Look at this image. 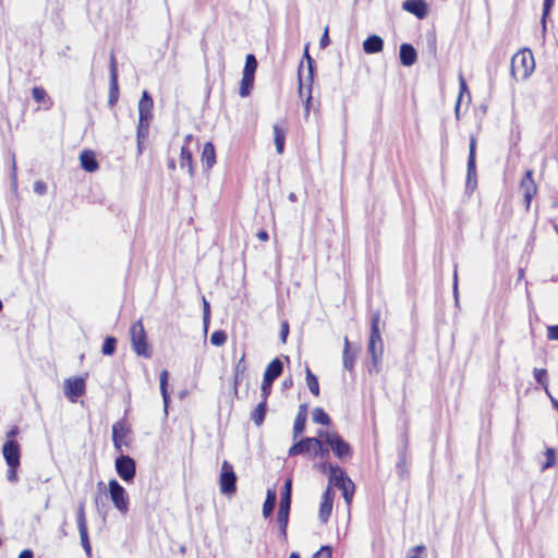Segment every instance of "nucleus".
I'll return each instance as SVG.
<instances>
[{
  "instance_id": "35",
  "label": "nucleus",
  "mask_w": 558,
  "mask_h": 558,
  "mask_svg": "<svg viewBox=\"0 0 558 558\" xmlns=\"http://www.w3.org/2000/svg\"><path fill=\"white\" fill-rule=\"evenodd\" d=\"M306 413L299 411L293 424V437L296 438L305 429Z\"/></svg>"
},
{
  "instance_id": "53",
  "label": "nucleus",
  "mask_w": 558,
  "mask_h": 558,
  "mask_svg": "<svg viewBox=\"0 0 558 558\" xmlns=\"http://www.w3.org/2000/svg\"><path fill=\"white\" fill-rule=\"evenodd\" d=\"M257 68V60L254 57V54H247L245 60V65L243 70H256Z\"/></svg>"
},
{
  "instance_id": "54",
  "label": "nucleus",
  "mask_w": 558,
  "mask_h": 558,
  "mask_svg": "<svg viewBox=\"0 0 558 558\" xmlns=\"http://www.w3.org/2000/svg\"><path fill=\"white\" fill-rule=\"evenodd\" d=\"M459 83H460V93H459V96H461V99L463 98V95L464 93L466 94L468 96V100L470 101L471 99V96H470V93L468 90V86H466V82L463 77L462 74L459 75Z\"/></svg>"
},
{
  "instance_id": "6",
  "label": "nucleus",
  "mask_w": 558,
  "mask_h": 558,
  "mask_svg": "<svg viewBox=\"0 0 558 558\" xmlns=\"http://www.w3.org/2000/svg\"><path fill=\"white\" fill-rule=\"evenodd\" d=\"M219 486L220 492L225 495H232L236 490V475L232 464L227 460H225L221 464Z\"/></svg>"
},
{
  "instance_id": "31",
  "label": "nucleus",
  "mask_w": 558,
  "mask_h": 558,
  "mask_svg": "<svg viewBox=\"0 0 558 558\" xmlns=\"http://www.w3.org/2000/svg\"><path fill=\"white\" fill-rule=\"evenodd\" d=\"M267 411V401L262 400L254 411L251 413V418L256 426H260L264 423Z\"/></svg>"
},
{
  "instance_id": "51",
  "label": "nucleus",
  "mask_w": 558,
  "mask_h": 558,
  "mask_svg": "<svg viewBox=\"0 0 558 558\" xmlns=\"http://www.w3.org/2000/svg\"><path fill=\"white\" fill-rule=\"evenodd\" d=\"M369 342H374V343H377L379 347L381 344H384L383 342V338H381V333H380V329H371V335H369Z\"/></svg>"
},
{
  "instance_id": "19",
  "label": "nucleus",
  "mask_w": 558,
  "mask_h": 558,
  "mask_svg": "<svg viewBox=\"0 0 558 558\" xmlns=\"http://www.w3.org/2000/svg\"><path fill=\"white\" fill-rule=\"evenodd\" d=\"M314 437H305L292 445L288 451L290 457L312 451Z\"/></svg>"
},
{
  "instance_id": "10",
  "label": "nucleus",
  "mask_w": 558,
  "mask_h": 558,
  "mask_svg": "<svg viewBox=\"0 0 558 558\" xmlns=\"http://www.w3.org/2000/svg\"><path fill=\"white\" fill-rule=\"evenodd\" d=\"M519 189L523 195L525 208L529 209L531 206L532 198L535 196V194L537 192V186L533 179L532 170H526L524 177L520 181Z\"/></svg>"
},
{
  "instance_id": "39",
  "label": "nucleus",
  "mask_w": 558,
  "mask_h": 558,
  "mask_svg": "<svg viewBox=\"0 0 558 558\" xmlns=\"http://www.w3.org/2000/svg\"><path fill=\"white\" fill-rule=\"evenodd\" d=\"M117 350V339L114 337H107L101 347L104 355H112Z\"/></svg>"
},
{
  "instance_id": "63",
  "label": "nucleus",
  "mask_w": 558,
  "mask_h": 558,
  "mask_svg": "<svg viewBox=\"0 0 558 558\" xmlns=\"http://www.w3.org/2000/svg\"><path fill=\"white\" fill-rule=\"evenodd\" d=\"M460 107H461V96H458V99L456 102V108H454V114H456L457 120L460 119Z\"/></svg>"
},
{
  "instance_id": "62",
  "label": "nucleus",
  "mask_w": 558,
  "mask_h": 558,
  "mask_svg": "<svg viewBox=\"0 0 558 558\" xmlns=\"http://www.w3.org/2000/svg\"><path fill=\"white\" fill-rule=\"evenodd\" d=\"M34 554L31 549H24L20 553L19 558H33Z\"/></svg>"
},
{
  "instance_id": "42",
  "label": "nucleus",
  "mask_w": 558,
  "mask_h": 558,
  "mask_svg": "<svg viewBox=\"0 0 558 558\" xmlns=\"http://www.w3.org/2000/svg\"><path fill=\"white\" fill-rule=\"evenodd\" d=\"M227 341V335L223 330H216L210 336V342L213 345L219 347Z\"/></svg>"
},
{
  "instance_id": "24",
  "label": "nucleus",
  "mask_w": 558,
  "mask_h": 558,
  "mask_svg": "<svg viewBox=\"0 0 558 558\" xmlns=\"http://www.w3.org/2000/svg\"><path fill=\"white\" fill-rule=\"evenodd\" d=\"M151 118L147 117H138V125H137V146L138 150H142V143L145 138H147L149 133V124H150Z\"/></svg>"
},
{
  "instance_id": "40",
  "label": "nucleus",
  "mask_w": 558,
  "mask_h": 558,
  "mask_svg": "<svg viewBox=\"0 0 558 558\" xmlns=\"http://www.w3.org/2000/svg\"><path fill=\"white\" fill-rule=\"evenodd\" d=\"M76 521H77L78 531L87 529V523H86V518H85L84 501H81L78 504L77 513H76Z\"/></svg>"
},
{
  "instance_id": "9",
  "label": "nucleus",
  "mask_w": 558,
  "mask_h": 558,
  "mask_svg": "<svg viewBox=\"0 0 558 558\" xmlns=\"http://www.w3.org/2000/svg\"><path fill=\"white\" fill-rule=\"evenodd\" d=\"M535 69V60L532 51L527 48H523L519 50L511 58V69L510 70H534Z\"/></svg>"
},
{
  "instance_id": "20",
  "label": "nucleus",
  "mask_w": 558,
  "mask_h": 558,
  "mask_svg": "<svg viewBox=\"0 0 558 558\" xmlns=\"http://www.w3.org/2000/svg\"><path fill=\"white\" fill-rule=\"evenodd\" d=\"M118 72H110L108 106L114 107L119 99Z\"/></svg>"
},
{
  "instance_id": "45",
  "label": "nucleus",
  "mask_w": 558,
  "mask_h": 558,
  "mask_svg": "<svg viewBox=\"0 0 558 558\" xmlns=\"http://www.w3.org/2000/svg\"><path fill=\"white\" fill-rule=\"evenodd\" d=\"M209 319H210L209 303L207 302V300L205 298H203V323H204V330H205V332L208 329Z\"/></svg>"
},
{
  "instance_id": "28",
  "label": "nucleus",
  "mask_w": 558,
  "mask_h": 558,
  "mask_svg": "<svg viewBox=\"0 0 558 558\" xmlns=\"http://www.w3.org/2000/svg\"><path fill=\"white\" fill-rule=\"evenodd\" d=\"M255 72H243V77L240 84L239 94L241 97H247L254 86Z\"/></svg>"
},
{
  "instance_id": "56",
  "label": "nucleus",
  "mask_w": 558,
  "mask_h": 558,
  "mask_svg": "<svg viewBox=\"0 0 558 558\" xmlns=\"http://www.w3.org/2000/svg\"><path fill=\"white\" fill-rule=\"evenodd\" d=\"M245 372H246V363H245L244 354H243L235 365V373H238V375H244Z\"/></svg>"
},
{
  "instance_id": "46",
  "label": "nucleus",
  "mask_w": 558,
  "mask_h": 558,
  "mask_svg": "<svg viewBox=\"0 0 558 558\" xmlns=\"http://www.w3.org/2000/svg\"><path fill=\"white\" fill-rule=\"evenodd\" d=\"M545 456H546V462L542 466L543 470L551 468L556 463V453H555V450L553 448H547L546 452H545Z\"/></svg>"
},
{
  "instance_id": "14",
  "label": "nucleus",
  "mask_w": 558,
  "mask_h": 558,
  "mask_svg": "<svg viewBox=\"0 0 558 558\" xmlns=\"http://www.w3.org/2000/svg\"><path fill=\"white\" fill-rule=\"evenodd\" d=\"M333 505V493L328 486L323 494L322 502L319 507V519L323 523H326L331 514Z\"/></svg>"
},
{
  "instance_id": "2",
  "label": "nucleus",
  "mask_w": 558,
  "mask_h": 558,
  "mask_svg": "<svg viewBox=\"0 0 558 558\" xmlns=\"http://www.w3.org/2000/svg\"><path fill=\"white\" fill-rule=\"evenodd\" d=\"M129 335L131 347L134 353L146 359L150 357L151 349L147 341V335L142 318L137 319L131 325Z\"/></svg>"
},
{
  "instance_id": "48",
  "label": "nucleus",
  "mask_w": 558,
  "mask_h": 558,
  "mask_svg": "<svg viewBox=\"0 0 558 558\" xmlns=\"http://www.w3.org/2000/svg\"><path fill=\"white\" fill-rule=\"evenodd\" d=\"M332 548L328 545L322 546L319 550L315 553L313 558H331Z\"/></svg>"
},
{
  "instance_id": "4",
  "label": "nucleus",
  "mask_w": 558,
  "mask_h": 558,
  "mask_svg": "<svg viewBox=\"0 0 558 558\" xmlns=\"http://www.w3.org/2000/svg\"><path fill=\"white\" fill-rule=\"evenodd\" d=\"M109 496L114 508L123 515L129 512V496L125 488L114 478L108 483Z\"/></svg>"
},
{
  "instance_id": "33",
  "label": "nucleus",
  "mask_w": 558,
  "mask_h": 558,
  "mask_svg": "<svg viewBox=\"0 0 558 558\" xmlns=\"http://www.w3.org/2000/svg\"><path fill=\"white\" fill-rule=\"evenodd\" d=\"M367 352L369 353V355L372 357L373 365L377 366V364L381 360V356H383V353H384V344H381L379 347L377 343L368 341Z\"/></svg>"
},
{
  "instance_id": "64",
  "label": "nucleus",
  "mask_w": 558,
  "mask_h": 558,
  "mask_svg": "<svg viewBox=\"0 0 558 558\" xmlns=\"http://www.w3.org/2000/svg\"><path fill=\"white\" fill-rule=\"evenodd\" d=\"M257 238H258L260 241H267V240H268V233H267V231H265V230H260V231L257 233Z\"/></svg>"
},
{
  "instance_id": "60",
  "label": "nucleus",
  "mask_w": 558,
  "mask_h": 558,
  "mask_svg": "<svg viewBox=\"0 0 558 558\" xmlns=\"http://www.w3.org/2000/svg\"><path fill=\"white\" fill-rule=\"evenodd\" d=\"M16 469L17 468H9V471H8V474H7V477L10 482H15L16 481Z\"/></svg>"
},
{
  "instance_id": "7",
  "label": "nucleus",
  "mask_w": 558,
  "mask_h": 558,
  "mask_svg": "<svg viewBox=\"0 0 558 558\" xmlns=\"http://www.w3.org/2000/svg\"><path fill=\"white\" fill-rule=\"evenodd\" d=\"M114 466L121 480L126 483L134 480L136 474V464L133 458L122 454L116 459Z\"/></svg>"
},
{
  "instance_id": "52",
  "label": "nucleus",
  "mask_w": 558,
  "mask_h": 558,
  "mask_svg": "<svg viewBox=\"0 0 558 558\" xmlns=\"http://www.w3.org/2000/svg\"><path fill=\"white\" fill-rule=\"evenodd\" d=\"M424 550H425V546L424 545L414 546V547H412V548H410L408 550L405 558H420L418 554L424 551Z\"/></svg>"
},
{
  "instance_id": "50",
  "label": "nucleus",
  "mask_w": 558,
  "mask_h": 558,
  "mask_svg": "<svg viewBox=\"0 0 558 558\" xmlns=\"http://www.w3.org/2000/svg\"><path fill=\"white\" fill-rule=\"evenodd\" d=\"M271 385L272 383H267L265 378H263V381H262V387H260V390H262V400H265L267 401L268 399V396L270 395L271 392Z\"/></svg>"
},
{
  "instance_id": "18",
  "label": "nucleus",
  "mask_w": 558,
  "mask_h": 558,
  "mask_svg": "<svg viewBox=\"0 0 558 558\" xmlns=\"http://www.w3.org/2000/svg\"><path fill=\"white\" fill-rule=\"evenodd\" d=\"M416 60V51L410 44L400 46V61L403 66H412Z\"/></svg>"
},
{
  "instance_id": "21",
  "label": "nucleus",
  "mask_w": 558,
  "mask_h": 558,
  "mask_svg": "<svg viewBox=\"0 0 558 558\" xmlns=\"http://www.w3.org/2000/svg\"><path fill=\"white\" fill-rule=\"evenodd\" d=\"M153 98L147 90H144L138 102V117L153 118Z\"/></svg>"
},
{
  "instance_id": "12",
  "label": "nucleus",
  "mask_w": 558,
  "mask_h": 558,
  "mask_svg": "<svg viewBox=\"0 0 558 558\" xmlns=\"http://www.w3.org/2000/svg\"><path fill=\"white\" fill-rule=\"evenodd\" d=\"M2 454L9 468H19L21 450L14 439H8L2 446Z\"/></svg>"
},
{
  "instance_id": "58",
  "label": "nucleus",
  "mask_w": 558,
  "mask_h": 558,
  "mask_svg": "<svg viewBox=\"0 0 558 558\" xmlns=\"http://www.w3.org/2000/svg\"><path fill=\"white\" fill-rule=\"evenodd\" d=\"M289 333V325L287 322L281 324L280 337L283 342H286L287 336Z\"/></svg>"
},
{
  "instance_id": "23",
  "label": "nucleus",
  "mask_w": 558,
  "mask_h": 558,
  "mask_svg": "<svg viewBox=\"0 0 558 558\" xmlns=\"http://www.w3.org/2000/svg\"><path fill=\"white\" fill-rule=\"evenodd\" d=\"M289 514H290L289 508H280L279 507L278 513H277V524L279 526V536L281 537L282 541L287 539Z\"/></svg>"
},
{
  "instance_id": "3",
  "label": "nucleus",
  "mask_w": 558,
  "mask_h": 558,
  "mask_svg": "<svg viewBox=\"0 0 558 558\" xmlns=\"http://www.w3.org/2000/svg\"><path fill=\"white\" fill-rule=\"evenodd\" d=\"M318 436L325 439L338 459L344 460L352 457L351 446L338 433L319 430Z\"/></svg>"
},
{
  "instance_id": "38",
  "label": "nucleus",
  "mask_w": 558,
  "mask_h": 558,
  "mask_svg": "<svg viewBox=\"0 0 558 558\" xmlns=\"http://www.w3.org/2000/svg\"><path fill=\"white\" fill-rule=\"evenodd\" d=\"M312 451L314 452V456L319 457L320 459H326L329 456L328 448L324 446L320 439L315 437L313 440Z\"/></svg>"
},
{
  "instance_id": "57",
  "label": "nucleus",
  "mask_w": 558,
  "mask_h": 558,
  "mask_svg": "<svg viewBox=\"0 0 558 558\" xmlns=\"http://www.w3.org/2000/svg\"><path fill=\"white\" fill-rule=\"evenodd\" d=\"M547 337L550 340H558V325L548 326Z\"/></svg>"
},
{
  "instance_id": "26",
  "label": "nucleus",
  "mask_w": 558,
  "mask_h": 558,
  "mask_svg": "<svg viewBox=\"0 0 558 558\" xmlns=\"http://www.w3.org/2000/svg\"><path fill=\"white\" fill-rule=\"evenodd\" d=\"M180 168L186 169L187 173L193 177L194 175V167H193V155L192 151L187 148L186 145L181 147L180 153Z\"/></svg>"
},
{
  "instance_id": "13",
  "label": "nucleus",
  "mask_w": 558,
  "mask_h": 558,
  "mask_svg": "<svg viewBox=\"0 0 558 558\" xmlns=\"http://www.w3.org/2000/svg\"><path fill=\"white\" fill-rule=\"evenodd\" d=\"M402 9L420 20L425 19L428 14V5L425 0H405L402 3Z\"/></svg>"
},
{
  "instance_id": "11",
  "label": "nucleus",
  "mask_w": 558,
  "mask_h": 558,
  "mask_svg": "<svg viewBox=\"0 0 558 558\" xmlns=\"http://www.w3.org/2000/svg\"><path fill=\"white\" fill-rule=\"evenodd\" d=\"M86 384L84 378H68L64 381V395L71 402H76L77 398L85 393Z\"/></svg>"
},
{
  "instance_id": "47",
  "label": "nucleus",
  "mask_w": 558,
  "mask_h": 558,
  "mask_svg": "<svg viewBox=\"0 0 558 558\" xmlns=\"http://www.w3.org/2000/svg\"><path fill=\"white\" fill-rule=\"evenodd\" d=\"M554 2H555V0H544L543 16H542V24H543L544 29L546 27V16L549 14V12L554 5Z\"/></svg>"
},
{
  "instance_id": "37",
  "label": "nucleus",
  "mask_w": 558,
  "mask_h": 558,
  "mask_svg": "<svg viewBox=\"0 0 558 558\" xmlns=\"http://www.w3.org/2000/svg\"><path fill=\"white\" fill-rule=\"evenodd\" d=\"M312 420L314 423L328 426L330 424V417L322 408H315L312 412Z\"/></svg>"
},
{
  "instance_id": "16",
  "label": "nucleus",
  "mask_w": 558,
  "mask_h": 558,
  "mask_svg": "<svg viewBox=\"0 0 558 558\" xmlns=\"http://www.w3.org/2000/svg\"><path fill=\"white\" fill-rule=\"evenodd\" d=\"M129 434V428L125 426L123 422H117L112 426V441L113 446L117 450H121L122 445L124 444V439Z\"/></svg>"
},
{
  "instance_id": "8",
  "label": "nucleus",
  "mask_w": 558,
  "mask_h": 558,
  "mask_svg": "<svg viewBox=\"0 0 558 558\" xmlns=\"http://www.w3.org/2000/svg\"><path fill=\"white\" fill-rule=\"evenodd\" d=\"M315 72H298L299 78V95L304 98L305 116H308L310 102L312 99V84Z\"/></svg>"
},
{
  "instance_id": "17",
  "label": "nucleus",
  "mask_w": 558,
  "mask_h": 558,
  "mask_svg": "<svg viewBox=\"0 0 558 558\" xmlns=\"http://www.w3.org/2000/svg\"><path fill=\"white\" fill-rule=\"evenodd\" d=\"M283 364L280 359H274L266 367L264 377L267 383H274L282 373Z\"/></svg>"
},
{
  "instance_id": "49",
  "label": "nucleus",
  "mask_w": 558,
  "mask_h": 558,
  "mask_svg": "<svg viewBox=\"0 0 558 558\" xmlns=\"http://www.w3.org/2000/svg\"><path fill=\"white\" fill-rule=\"evenodd\" d=\"M380 318H381V314H380L379 310H376L372 313L371 329H373V330L379 329Z\"/></svg>"
},
{
  "instance_id": "36",
  "label": "nucleus",
  "mask_w": 558,
  "mask_h": 558,
  "mask_svg": "<svg viewBox=\"0 0 558 558\" xmlns=\"http://www.w3.org/2000/svg\"><path fill=\"white\" fill-rule=\"evenodd\" d=\"M305 374L306 384L310 391L317 397L319 395V384L317 377L311 372L310 367H306Z\"/></svg>"
},
{
  "instance_id": "30",
  "label": "nucleus",
  "mask_w": 558,
  "mask_h": 558,
  "mask_svg": "<svg viewBox=\"0 0 558 558\" xmlns=\"http://www.w3.org/2000/svg\"><path fill=\"white\" fill-rule=\"evenodd\" d=\"M277 495L275 489H267L266 499L263 505V515L264 518H268L276 506Z\"/></svg>"
},
{
  "instance_id": "15",
  "label": "nucleus",
  "mask_w": 558,
  "mask_h": 558,
  "mask_svg": "<svg viewBox=\"0 0 558 558\" xmlns=\"http://www.w3.org/2000/svg\"><path fill=\"white\" fill-rule=\"evenodd\" d=\"M359 350L356 348H352L348 338H344V347L342 352V363L343 367L349 372L353 371L355 366V362L357 359Z\"/></svg>"
},
{
  "instance_id": "22",
  "label": "nucleus",
  "mask_w": 558,
  "mask_h": 558,
  "mask_svg": "<svg viewBox=\"0 0 558 558\" xmlns=\"http://www.w3.org/2000/svg\"><path fill=\"white\" fill-rule=\"evenodd\" d=\"M201 161H202L203 167H205L208 170L215 165L216 153H215V147H214L213 143H210V142L205 143V145L203 147V151H202Z\"/></svg>"
},
{
  "instance_id": "29",
  "label": "nucleus",
  "mask_w": 558,
  "mask_h": 558,
  "mask_svg": "<svg viewBox=\"0 0 558 558\" xmlns=\"http://www.w3.org/2000/svg\"><path fill=\"white\" fill-rule=\"evenodd\" d=\"M291 494H292V480L287 478L283 484L281 494H280V502H279L280 508H289V509L291 508Z\"/></svg>"
},
{
  "instance_id": "32",
  "label": "nucleus",
  "mask_w": 558,
  "mask_h": 558,
  "mask_svg": "<svg viewBox=\"0 0 558 558\" xmlns=\"http://www.w3.org/2000/svg\"><path fill=\"white\" fill-rule=\"evenodd\" d=\"M274 141L277 153L282 154L284 150L286 131L278 124L274 125Z\"/></svg>"
},
{
  "instance_id": "27",
  "label": "nucleus",
  "mask_w": 558,
  "mask_h": 558,
  "mask_svg": "<svg viewBox=\"0 0 558 558\" xmlns=\"http://www.w3.org/2000/svg\"><path fill=\"white\" fill-rule=\"evenodd\" d=\"M81 167L87 172H94L99 165L93 151L85 150L80 156Z\"/></svg>"
},
{
  "instance_id": "1",
  "label": "nucleus",
  "mask_w": 558,
  "mask_h": 558,
  "mask_svg": "<svg viewBox=\"0 0 558 558\" xmlns=\"http://www.w3.org/2000/svg\"><path fill=\"white\" fill-rule=\"evenodd\" d=\"M327 469L329 471V486L338 487L342 492L344 501L350 506L355 490L354 483L340 466L329 463Z\"/></svg>"
},
{
  "instance_id": "25",
  "label": "nucleus",
  "mask_w": 558,
  "mask_h": 558,
  "mask_svg": "<svg viewBox=\"0 0 558 558\" xmlns=\"http://www.w3.org/2000/svg\"><path fill=\"white\" fill-rule=\"evenodd\" d=\"M384 48V41L381 37L377 35L368 36L363 43V49L366 53H377Z\"/></svg>"
},
{
  "instance_id": "44",
  "label": "nucleus",
  "mask_w": 558,
  "mask_h": 558,
  "mask_svg": "<svg viewBox=\"0 0 558 558\" xmlns=\"http://www.w3.org/2000/svg\"><path fill=\"white\" fill-rule=\"evenodd\" d=\"M80 533V538H81V544L84 548V550L86 551L87 555H90V551H92V547H90V543H89V538H88V530H81L78 531Z\"/></svg>"
},
{
  "instance_id": "41",
  "label": "nucleus",
  "mask_w": 558,
  "mask_h": 558,
  "mask_svg": "<svg viewBox=\"0 0 558 558\" xmlns=\"http://www.w3.org/2000/svg\"><path fill=\"white\" fill-rule=\"evenodd\" d=\"M535 380L547 391L548 380L547 373L544 368H534L533 371Z\"/></svg>"
},
{
  "instance_id": "5",
  "label": "nucleus",
  "mask_w": 558,
  "mask_h": 558,
  "mask_svg": "<svg viewBox=\"0 0 558 558\" xmlns=\"http://www.w3.org/2000/svg\"><path fill=\"white\" fill-rule=\"evenodd\" d=\"M476 138L474 135H472L470 137L469 145L465 189L466 191L473 192L476 189Z\"/></svg>"
},
{
  "instance_id": "34",
  "label": "nucleus",
  "mask_w": 558,
  "mask_h": 558,
  "mask_svg": "<svg viewBox=\"0 0 558 558\" xmlns=\"http://www.w3.org/2000/svg\"><path fill=\"white\" fill-rule=\"evenodd\" d=\"M168 377L169 373L168 371L163 369L160 373V392L162 396L163 404H165V411L167 412V408L169 404L170 397L168 395L167 386H168Z\"/></svg>"
},
{
  "instance_id": "43",
  "label": "nucleus",
  "mask_w": 558,
  "mask_h": 558,
  "mask_svg": "<svg viewBox=\"0 0 558 558\" xmlns=\"http://www.w3.org/2000/svg\"><path fill=\"white\" fill-rule=\"evenodd\" d=\"M32 95H33L34 100L37 102H46V100H47V93L40 86H35L32 89Z\"/></svg>"
},
{
  "instance_id": "61",
  "label": "nucleus",
  "mask_w": 558,
  "mask_h": 558,
  "mask_svg": "<svg viewBox=\"0 0 558 558\" xmlns=\"http://www.w3.org/2000/svg\"><path fill=\"white\" fill-rule=\"evenodd\" d=\"M453 294L457 300L458 299V274H457V270H454V274H453Z\"/></svg>"
},
{
  "instance_id": "55",
  "label": "nucleus",
  "mask_w": 558,
  "mask_h": 558,
  "mask_svg": "<svg viewBox=\"0 0 558 558\" xmlns=\"http://www.w3.org/2000/svg\"><path fill=\"white\" fill-rule=\"evenodd\" d=\"M33 189H34V192L38 195H44L47 193V184L40 180H38L34 183Z\"/></svg>"
},
{
  "instance_id": "59",
  "label": "nucleus",
  "mask_w": 558,
  "mask_h": 558,
  "mask_svg": "<svg viewBox=\"0 0 558 558\" xmlns=\"http://www.w3.org/2000/svg\"><path fill=\"white\" fill-rule=\"evenodd\" d=\"M329 45L328 26L325 28L323 37L320 38V47L325 48Z\"/></svg>"
}]
</instances>
